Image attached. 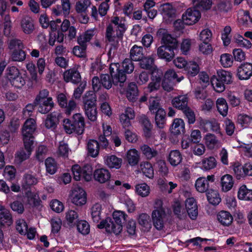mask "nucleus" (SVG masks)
I'll return each mask as SVG.
<instances>
[{
    "mask_svg": "<svg viewBox=\"0 0 252 252\" xmlns=\"http://www.w3.org/2000/svg\"><path fill=\"white\" fill-rule=\"evenodd\" d=\"M185 123L182 119H174L170 127V131L174 135H179L185 131Z\"/></svg>",
    "mask_w": 252,
    "mask_h": 252,
    "instance_id": "22",
    "label": "nucleus"
},
{
    "mask_svg": "<svg viewBox=\"0 0 252 252\" xmlns=\"http://www.w3.org/2000/svg\"><path fill=\"white\" fill-rule=\"evenodd\" d=\"M85 119L81 113H76L73 116V122L68 119L63 121V128L66 133L71 134L73 132L81 135L83 133L85 129Z\"/></svg>",
    "mask_w": 252,
    "mask_h": 252,
    "instance_id": "2",
    "label": "nucleus"
},
{
    "mask_svg": "<svg viewBox=\"0 0 252 252\" xmlns=\"http://www.w3.org/2000/svg\"><path fill=\"white\" fill-rule=\"evenodd\" d=\"M48 98H52L49 96V91L46 89H43L39 91L36 95L34 101V103L45 100Z\"/></svg>",
    "mask_w": 252,
    "mask_h": 252,
    "instance_id": "60",
    "label": "nucleus"
},
{
    "mask_svg": "<svg viewBox=\"0 0 252 252\" xmlns=\"http://www.w3.org/2000/svg\"><path fill=\"white\" fill-rule=\"evenodd\" d=\"M21 26L23 32L27 34L32 33L34 30L33 21L28 16H26L22 19Z\"/></svg>",
    "mask_w": 252,
    "mask_h": 252,
    "instance_id": "24",
    "label": "nucleus"
},
{
    "mask_svg": "<svg viewBox=\"0 0 252 252\" xmlns=\"http://www.w3.org/2000/svg\"><path fill=\"white\" fill-rule=\"evenodd\" d=\"M238 197L241 200H252V190L248 189L245 185L241 186L238 192Z\"/></svg>",
    "mask_w": 252,
    "mask_h": 252,
    "instance_id": "39",
    "label": "nucleus"
},
{
    "mask_svg": "<svg viewBox=\"0 0 252 252\" xmlns=\"http://www.w3.org/2000/svg\"><path fill=\"white\" fill-rule=\"evenodd\" d=\"M159 11L165 19L174 18L175 10L170 3H165L160 6Z\"/></svg>",
    "mask_w": 252,
    "mask_h": 252,
    "instance_id": "25",
    "label": "nucleus"
},
{
    "mask_svg": "<svg viewBox=\"0 0 252 252\" xmlns=\"http://www.w3.org/2000/svg\"><path fill=\"white\" fill-rule=\"evenodd\" d=\"M46 171L50 174L53 175L57 170V164L54 159L48 158L45 161Z\"/></svg>",
    "mask_w": 252,
    "mask_h": 252,
    "instance_id": "46",
    "label": "nucleus"
},
{
    "mask_svg": "<svg viewBox=\"0 0 252 252\" xmlns=\"http://www.w3.org/2000/svg\"><path fill=\"white\" fill-rule=\"evenodd\" d=\"M24 148L20 149L15 155V161L21 164L30 157L33 150V143L23 141Z\"/></svg>",
    "mask_w": 252,
    "mask_h": 252,
    "instance_id": "5",
    "label": "nucleus"
},
{
    "mask_svg": "<svg viewBox=\"0 0 252 252\" xmlns=\"http://www.w3.org/2000/svg\"><path fill=\"white\" fill-rule=\"evenodd\" d=\"M96 96L94 92L88 91L86 92L83 97L84 109L96 106Z\"/></svg>",
    "mask_w": 252,
    "mask_h": 252,
    "instance_id": "21",
    "label": "nucleus"
},
{
    "mask_svg": "<svg viewBox=\"0 0 252 252\" xmlns=\"http://www.w3.org/2000/svg\"><path fill=\"white\" fill-rule=\"evenodd\" d=\"M94 180L100 184H104L109 182L111 178V173L109 171L104 168L97 169L94 172Z\"/></svg>",
    "mask_w": 252,
    "mask_h": 252,
    "instance_id": "12",
    "label": "nucleus"
},
{
    "mask_svg": "<svg viewBox=\"0 0 252 252\" xmlns=\"http://www.w3.org/2000/svg\"><path fill=\"white\" fill-rule=\"evenodd\" d=\"M11 59L13 61L22 62L26 59V53L23 49L15 50L11 55Z\"/></svg>",
    "mask_w": 252,
    "mask_h": 252,
    "instance_id": "57",
    "label": "nucleus"
},
{
    "mask_svg": "<svg viewBox=\"0 0 252 252\" xmlns=\"http://www.w3.org/2000/svg\"><path fill=\"white\" fill-rule=\"evenodd\" d=\"M201 16L199 10L195 8H188L182 15L183 22L188 25H191L197 22Z\"/></svg>",
    "mask_w": 252,
    "mask_h": 252,
    "instance_id": "7",
    "label": "nucleus"
},
{
    "mask_svg": "<svg viewBox=\"0 0 252 252\" xmlns=\"http://www.w3.org/2000/svg\"><path fill=\"white\" fill-rule=\"evenodd\" d=\"M72 202L77 206H81L86 202V194L85 190L81 188H75L72 193Z\"/></svg>",
    "mask_w": 252,
    "mask_h": 252,
    "instance_id": "11",
    "label": "nucleus"
},
{
    "mask_svg": "<svg viewBox=\"0 0 252 252\" xmlns=\"http://www.w3.org/2000/svg\"><path fill=\"white\" fill-rule=\"evenodd\" d=\"M173 209L174 214L177 216L179 219L184 220L186 219L187 217L186 212L179 201L174 202L173 205Z\"/></svg>",
    "mask_w": 252,
    "mask_h": 252,
    "instance_id": "41",
    "label": "nucleus"
},
{
    "mask_svg": "<svg viewBox=\"0 0 252 252\" xmlns=\"http://www.w3.org/2000/svg\"><path fill=\"white\" fill-rule=\"evenodd\" d=\"M38 106V111L41 114H47L54 107V103L52 98H48L45 100L34 103Z\"/></svg>",
    "mask_w": 252,
    "mask_h": 252,
    "instance_id": "16",
    "label": "nucleus"
},
{
    "mask_svg": "<svg viewBox=\"0 0 252 252\" xmlns=\"http://www.w3.org/2000/svg\"><path fill=\"white\" fill-rule=\"evenodd\" d=\"M124 33L115 29L112 24H109L106 29L105 38L111 45L109 52L117 49L119 42L122 39Z\"/></svg>",
    "mask_w": 252,
    "mask_h": 252,
    "instance_id": "3",
    "label": "nucleus"
},
{
    "mask_svg": "<svg viewBox=\"0 0 252 252\" xmlns=\"http://www.w3.org/2000/svg\"><path fill=\"white\" fill-rule=\"evenodd\" d=\"M138 90L136 84L130 83L126 91V98L131 102H135L138 98Z\"/></svg>",
    "mask_w": 252,
    "mask_h": 252,
    "instance_id": "23",
    "label": "nucleus"
},
{
    "mask_svg": "<svg viewBox=\"0 0 252 252\" xmlns=\"http://www.w3.org/2000/svg\"><path fill=\"white\" fill-rule=\"evenodd\" d=\"M36 128L35 121L33 119H29L25 123L22 129L23 141L34 143L32 135Z\"/></svg>",
    "mask_w": 252,
    "mask_h": 252,
    "instance_id": "4",
    "label": "nucleus"
},
{
    "mask_svg": "<svg viewBox=\"0 0 252 252\" xmlns=\"http://www.w3.org/2000/svg\"><path fill=\"white\" fill-rule=\"evenodd\" d=\"M164 209L154 210L152 213L153 220H162L167 219Z\"/></svg>",
    "mask_w": 252,
    "mask_h": 252,
    "instance_id": "55",
    "label": "nucleus"
},
{
    "mask_svg": "<svg viewBox=\"0 0 252 252\" xmlns=\"http://www.w3.org/2000/svg\"><path fill=\"white\" fill-rule=\"evenodd\" d=\"M101 205L99 203L94 204L91 209L92 218L94 220H99L101 217Z\"/></svg>",
    "mask_w": 252,
    "mask_h": 252,
    "instance_id": "45",
    "label": "nucleus"
},
{
    "mask_svg": "<svg viewBox=\"0 0 252 252\" xmlns=\"http://www.w3.org/2000/svg\"><path fill=\"white\" fill-rule=\"evenodd\" d=\"M120 222L100 221V223L97 224V227L100 229L105 228L107 232L118 235L121 232L123 229L122 225L120 223Z\"/></svg>",
    "mask_w": 252,
    "mask_h": 252,
    "instance_id": "8",
    "label": "nucleus"
},
{
    "mask_svg": "<svg viewBox=\"0 0 252 252\" xmlns=\"http://www.w3.org/2000/svg\"><path fill=\"white\" fill-rule=\"evenodd\" d=\"M162 73L158 70L152 71L151 77V82L147 86L149 92L158 91L160 87Z\"/></svg>",
    "mask_w": 252,
    "mask_h": 252,
    "instance_id": "10",
    "label": "nucleus"
},
{
    "mask_svg": "<svg viewBox=\"0 0 252 252\" xmlns=\"http://www.w3.org/2000/svg\"><path fill=\"white\" fill-rule=\"evenodd\" d=\"M158 35L161 37V42L164 44L163 46L175 49L177 48L178 43L177 39L169 33L165 29H159L158 32Z\"/></svg>",
    "mask_w": 252,
    "mask_h": 252,
    "instance_id": "6",
    "label": "nucleus"
},
{
    "mask_svg": "<svg viewBox=\"0 0 252 252\" xmlns=\"http://www.w3.org/2000/svg\"><path fill=\"white\" fill-rule=\"evenodd\" d=\"M85 115L89 120L95 122L97 120V111L96 106L84 108Z\"/></svg>",
    "mask_w": 252,
    "mask_h": 252,
    "instance_id": "54",
    "label": "nucleus"
},
{
    "mask_svg": "<svg viewBox=\"0 0 252 252\" xmlns=\"http://www.w3.org/2000/svg\"><path fill=\"white\" fill-rule=\"evenodd\" d=\"M237 75L241 80H247L252 75V64L245 63L242 64L237 69Z\"/></svg>",
    "mask_w": 252,
    "mask_h": 252,
    "instance_id": "15",
    "label": "nucleus"
},
{
    "mask_svg": "<svg viewBox=\"0 0 252 252\" xmlns=\"http://www.w3.org/2000/svg\"><path fill=\"white\" fill-rule=\"evenodd\" d=\"M220 62L224 67L231 66L233 64V60L231 55L223 54L220 56Z\"/></svg>",
    "mask_w": 252,
    "mask_h": 252,
    "instance_id": "59",
    "label": "nucleus"
},
{
    "mask_svg": "<svg viewBox=\"0 0 252 252\" xmlns=\"http://www.w3.org/2000/svg\"><path fill=\"white\" fill-rule=\"evenodd\" d=\"M185 70L189 76L193 77L198 73L199 67L198 65L194 62H189L188 63Z\"/></svg>",
    "mask_w": 252,
    "mask_h": 252,
    "instance_id": "47",
    "label": "nucleus"
},
{
    "mask_svg": "<svg viewBox=\"0 0 252 252\" xmlns=\"http://www.w3.org/2000/svg\"><path fill=\"white\" fill-rule=\"evenodd\" d=\"M155 113V122L157 126L159 128H163L166 122L165 111L163 109H159Z\"/></svg>",
    "mask_w": 252,
    "mask_h": 252,
    "instance_id": "42",
    "label": "nucleus"
},
{
    "mask_svg": "<svg viewBox=\"0 0 252 252\" xmlns=\"http://www.w3.org/2000/svg\"><path fill=\"white\" fill-rule=\"evenodd\" d=\"M205 144L209 149L212 150L217 148L220 142L214 134L208 133L204 138Z\"/></svg>",
    "mask_w": 252,
    "mask_h": 252,
    "instance_id": "32",
    "label": "nucleus"
},
{
    "mask_svg": "<svg viewBox=\"0 0 252 252\" xmlns=\"http://www.w3.org/2000/svg\"><path fill=\"white\" fill-rule=\"evenodd\" d=\"M195 187L196 190L199 192H206L210 189L209 183L204 177H200L197 179Z\"/></svg>",
    "mask_w": 252,
    "mask_h": 252,
    "instance_id": "36",
    "label": "nucleus"
},
{
    "mask_svg": "<svg viewBox=\"0 0 252 252\" xmlns=\"http://www.w3.org/2000/svg\"><path fill=\"white\" fill-rule=\"evenodd\" d=\"M207 199L210 203L214 205H218L221 201V198L217 191L213 189H210L206 193Z\"/></svg>",
    "mask_w": 252,
    "mask_h": 252,
    "instance_id": "40",
    "label": "nucleus"
},
{
    "mask_svg": "<svg viewBox=\"0 0 252 252\" xmlns=\"http://www.w3.org/2000/svg\"><path fill=\"white\" fill-rule=\"evenodd\" d=\"M27 203L32 207H38L40 205L41 200L36 194L32 192L27 193Z\"/></svg>",
    "mask_w": 252,
    "mask_h": 252,
    "instance_id": "48",
    "label": "nucleus"
},
{
    "mask_svg": "<svg viewBox=\"0 0 252 252\" xmlns=\"http://www.w3.org/2000/svg\"><path fill=\"white\" fill-rule=\"evenodd\" d=\"M63 78L66 82H71L76 84L81 81V75L77 70L70 69L63 73Z\"/></svg>",
    "mask_w": 252,
    "mask_h": 252,
    "instance_id": "17",
    "label": "nucleus"
},
{
    "mask_svg": "<svg viewBox=\"0 0 252 252\" xmlns=\"http://www.w3.org/2000/svg\"><path fill=\"white\" fill-rule=\"evenodd\" d=\"M87 47L82 45L75 46L72 49V54L78 58H85L87 56Z\"/></svg>",
    "mask_w": 252,
    "mask_h": 252,
    "instance_id": "51",
    "label": "nucleus"
},
{
    "mask_svg": "<svg viewBox=\"0 0 252 252\" xmlns=\"http://www.w3.org/2000/svg\"><path fill=\"white\" fill-rule=\"evenodd\" d=\"M164 78V80L168 81L169 82L174 81L176 79H177V82H180L184 78L183 76H181L177 79V74L174 70L171 69L167 70L165 72Z\"/></svg>",
    "mask_w": 252,
    "mask_h": 252,
    "instance_id": "61",
    "label": "nucleus"
},
{
    "mask_svg": "<svg viewBox=\"0 0 252 252\" xmlns=\"http://www.w3.org/2000/svg\"><path fill=\"white\" fill-rule=\"evenodd\" d=\"M174 49L175 48H170L167 46H160L157 49V54L159 58L169 62L173 59L175 56Z\"/></svg>",
    "mask_w": 252,
    "mask_h": 252,
    "instance_id": "13",
    "label": "nucleus"
},
{
    "mask_svg": "<svg viewBox=\"0 0 252 252\" xmlns=\"http://www.w3.org/2000/svg\"><path fill=\"white\" fill-rule=\"evenodd\" d=\"M182 159V156L178 150H172L169 154L168 159L172 166H176L179 164Z\"/></svg>",
    "mask_w": 252,
    "mask_h": 252,
    "instance_id": "33",
    "label": "nucleus"
},
{
    "mask_svg": "<svg viewBox=\"0 0 252 252\" xmlns=\"http://www.w3.org/2000/svg\"><path fill=\"white\" fill-rule=\"evenodd\" d=\"M143 56V49L141 46L134 45L130 50V57L134 61H140Z\"/></svg>",
    "mask_w": 252,
    "mask_h": 252,
    "instance_id": "37",
    "label": "nucleus"
},
{
    "mask_svg": "<svg viewBox=\"0 0 252 252\" xmlns=\"http://www.w3.org/2000/svg\"><path fill=\"white\" fill-rule=\"evenodd\" d=\"M38 183L37 179L33 175L27 173L23 177L22 186L25 189H30Z\"/></svg>",
    "mask_w": 252,
    "mask_h": 252,
    "instance_id": "29",
    "label": "nucleus"
},
{
    "mask_svg": "<svg viewBox=\"0 0 252 252\" xmlns=\"http://www.w3.org/2000/svg\"><path fill=\"white\" fill-rule=\"evenodd\" d=\"M95 33L94 30H88L80 34L77 39V43L87 47L88 43L93 38Z\"/></svg>",
    "mask_w": 252,
    "mask_h": 252,
    "instance_id": "19",
    "label": "nucleus"
},
{
    "mask_svg": "<svg viewBox=\"0 0 252 252\" xmlns=\"http://www.w3.org/2000/svg\"><path fill=\"white\" fill-rule=\"evenodd\" d=\"M132 60L129 59H126L122 63V66L124 69V71H122L127 73H131L133 72L134 66L132 62Z\"/></svg>",
    "mask_w": 252,
    "mask_h": 252,
    "instance_id": "64",
    "label": "nucleus"
},
{
    "mask_svg": "<svg viewBox=\"0 0 252 252\" xmlns=\"http://www.w3.org/2000/svg\"><path fill=\"white\" fill-rule=\"evenodd\" d=\"M140 150L143 155L149 160L155 158L158 155V152L156 149L146 144L142 145L140 147Z\"/></svg>",
    "mask_w": 252,
    "mask_h": 252,
    "instance_id": "35",
    "label": "nucleus"
},
{
    "mask_svg": "<svg viewBox=\"0 0 252 252\" xmlns=\"http://www.w3.org/2000/svg\"><path fill=\"white\" fill-rule=\"evenodd\" d=\"M110 22L109 24L114 25L115 29L124 33L126 29L125 18L118 16L112 17Z\"/></svg>",
    "mask_w": 252,
    "mask_h": 252,
    "instance_id": "26",
    "label": "nucleus"
},
{
    "mask_svg": "<svg viewBox=\"0 0 252 252\" xmlns=\"http://www.w3.org/2000/svg\"><path fill=\"white\" fill-rule=\"evenodd\" d=\"M201 168L203 170L208 171L214 169L217 165L216 159L213 156L203 158L201 161Z\"/></svg>",
    "mask_w": 252,
    "mask_h": 252,
    "instance_id": "28",
    "label": "nucleus"
},
{
    "mask_svg": "<svg viewBox=\"0 0 252 252\" xmlns=\"http://www.w3.org/2000/svg\"><path fill=\"white\" fill-rule=\"evenodd\" d=\"M59 113L55 112L48 115L45 120L44 125L46 128L54 129L58 123Z\"/></svg>",
    "mask_w": 252,
    "mask_h": 252,
    "instance_id": "31",
    "label": "nucleus"
},
{
    "mask_svg": "<svg viewBox=\"0 0 252 252\" xmlns=\"http://www.w3.org/2000/svg\"><path fill=\"white\" fill-rule=\"evenodd\" d=\"M154 60L152 57L142 58L140 60V67L144 69H150L154 65Z\"/></svg>",
    "mask_w": 252,
    "mask_h": 252,
    "instance_id": "56",
    "label": "nucleus"
},
{
    "mask_svg": "<svg viewBox=\"0 0 252 252\" xmlns=\"http://www.w3.org/2000/svg\"><path fill=\"white\" fill-rule=\"evenodd\" d=\"M87 150L88 154L92 158L98 156L99 151V145L95 140H90L87 143Z\"/></svg>",
    "mask_w": 252,
    "mask_h": 252,
    "instance_id": "30",
    "label": "nucleus"
},
{
    "mask_svg": "<svg viewBox=\"0 0 252 252\" xmlns=\"http://www.w3.org/2000/svg\"><path fill=\"white\" fill-rule=\"evenodd\" d=\"M119 63H111L109 67L111 77L108 74H102L100 76L101 85L104 88L109 90L112 87V84L117 85L119 83H123L125 82L126 75L119 69Z\"/></svg>",
    "mask_w": 252,
    "mask_h": 252,
    "instance_id": "1",
    "label": "nucleus"
},
{
    "mask_svg": "<svg viewBox=\"0 0 252 252\" xmlns=\"http://www.w3.org/2000/svg\"><path fill=\"white\" fill-rule=\"evenodd\" d=\"M211 84L216 92L221 93L225 90L224 83L218 78H213L211 80Z\"/></svg>",
    "mask_w": 252,
    "mask_h": 252,
    "instance_id": "62",
    "label": "nucleus"
},
{
    "mask_svg": "<svg viewBox=\"0 0 252 252\" xmlns=\"http://www.w3.org/2000/svg\"><path fill=\"white\" fill-rule=\"evenodd\" d=\"M6 72V78L9 82L21 74L19 69L15 66L8 67Z\"/></svg>",
    "mask_w": 252,
    "mask_h": 252,
    "instance_id": "58",
    "label": "nucleus"
},
{
    "mask_svg": "<svg viewBox=\"0 0 252 252\" xmlns=\"http://www.w3.org/2000/svg\"><path fill=\"white\" fill-rule=\"evenodd\" d=\"M135 190L136 193L142 197L148 196L150 192V187L145 183L137 185Z\"/></svg>",
    "mask_w": 252,
    "mask_h": 252,
    "instance_id": "49",
    "label": "nucleus"
},
{
    "mask_svg": "<svg viewBox=\"0 0 252 252\" xmlns=\"http://www.w3.org/2000/svg\"><path fill=\"white\" fill-rule=\"evenodd\" d=\"M218 78L224 84H230L232 82V73L224 70L218 71Z\"/></svg>",
    "mask_w": 252,
    "mask_h": 252,
    "instance_id": "44",
    "label": "nucleus"
},
{
    "mask_svg": "<svg viewBox=\"0 0 252 252\" xmlns=\"http://www.w3.org/2000/svg\"><path fill=\"white\" fill-rule=\"evenodd\" d=\"M140 166L144 175L150 179L153 178L154 171L151 163L148 161H144L142 162Z\"/></svg>",
    "mask_w": 252,
    "mask_h": 252,
    "instance_id": "38",
    "label": "nucleus"
},
{
    "mask_svg": "<svg viewBox=\"0 0 252 252\" xmlns=\"http://www.w3.org/2000/svg\"><path fill=\"white\" fill-rule=\"evenodd\" d=\"M216 106L219 113L223 117L227 115L228 106L226 100L222 98H218L216 101Z\"/></svg>",
    "mask_w": 252,
    "mask_h": 252,
    "instance_id": "34",
    "label": "nucleus"
},
{
    "mask_svg": "<svg viewBox=\"0 0 252 252\" xmlns=\"http://www.w3.org/2000/svg\"><path fill=\"white\" fill-rule=\"evenodd\" d=\"M195 7L202 10H209L211 9L213 2L212 0H192Z\"/></svg>",
    "mask_w": 252,
    "mask_h": 252,
    "instance_id": "43",
    "label": "nucleus"
},
{
    "mask_svg": "<svg viewBox=\"0 0 252 252\" xmlns=\"http://www.w3.org/2000/svg\"><path fill=\"white\" fill-rule=\"evenodd\" d=\"M231 8V4L228 0H220L215 7L216 10L223 12H227Z\"/></svg>",
    "mask_w": 252,
    "mask_h": 252,
    "instance_id": "53",
    "label": "nucleus"
},
{
    "mask_svg": "<svg viewBox=\"0 0 252 252\" xmlns=\"http://www.w3.org/2000/svg\"><path fill=\"white\" fill-rule=\"evenodd\" d=\"M47 151V148L45 146L39 145L35 151L36 159L39 162H42L46 156Z\"/></svg>",
    "mask_w": 252,
    "mask_h": 252,
    "instance_id": "52",
    "label": "nucleus"
},
{
    "mask_svg": "<svg viewBox=\"0 0 252 252\" xmlns=\"http://www.w3.org/2000/svg\"><path fill=\"white\" fill-rule=\"evenodd\" d=\"M105 164L110 169H120L122 166L123 159L115 155H107L104 157Z\"/></svg>",
    "mask_w": 252,
    "mask_h": 252,
    "instance_id": "14",
    "label": "nucleus"
},
{
    "mask_svg": "<svg viewBox=\"0 0 252 252\" xmlns=\"http://www.w3.org/2000/svg\"><path fill=\"white\" fill-rule=\"evenodd\" d=\"M8 47L10 49L19 50L24 48L23 42L18 39H12L9 41Z\"/></svg>",
    "mask_w": 252,
    "mask_h": 252,
    "instance_id": "63",
    "label": "nucleus"
},
{
    "mask_svg": "<svg viewBox=\"0 0 252 252\" xmlns=\"http://www.w3.org/2000/svg\"><path fill=\"white\" fill-rule=\"evenodd\" d=\"M172 103L174 107L182 111L189 107L188 98L186 95H179L174 97L172 101Z\"/></svg>",
    "mask_w": 252,
    "mask_h": 252,
    "instance_id": "20",
    "label": "nucleus"
},
{
    "mask_svg": "<svg viewBox=\"0 0 252 252\" xmlns=\"http://www.w3.org/2000/svg\"><path fill=\"white\" fill-rule=\"evenodd\" d=\"M126 159L131 166H136L140 161V154L135 149H130L126 153Z\"/></svg>",
    "mask_w": 252,
    "mask_h": 252,
    "instance_id": "18",
    "label": "nucleus"
},
{
    "mask_svg": "<svg viewBox=\"0 0 252 252\" xmlns=\"http://www.w3.org/2000/svg\"><path fill=\"white\" fill-rule=\"evenodd\" d=\"M221 189L224 192L230 190L234 185V180L231 175L225 174L220 179Z\"/></svg>",
    "mask_w": 252,
    "mask_h": 252,
    "instance_id": "27",
    "label": "nucleus"
},
{
    "mask_svg": "<svg viewBox=\"0 0 252 252\" xmlns=\"http://www.w3.org/2000/svg\"><path fill=\"white\" fill-rule=\"evenodd\" d=\"M91 4L90 0H80L76 2L75 10L78 13L85 12Z\"/></svg>",
    "mask_w": 252,
    "mask_h": 252,
    "instance_id": "50",
    "label": "nucleus"
},
{
    "mask_svg": "<svg viewBox=\"0 0 252 252\" xmlns=\"http://www.w3.org/2000/svg\"><path fill=\"white\" fill-rule=\"evenodd\" d=\"M135 114L134 110L130 107H126L120 115V121L124 129L129 128L131 126L130 121L133 120Z\"/></svg>",
    "mask_w": 252,
    "mask_h": 252,
    "instance_id": "9",
    "label": "nucleus"
}]
</instances>
